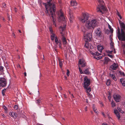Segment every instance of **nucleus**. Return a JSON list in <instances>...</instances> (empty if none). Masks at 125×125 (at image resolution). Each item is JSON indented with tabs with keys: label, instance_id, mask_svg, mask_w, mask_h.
<instances>
[{
	"label": "nucleus",
	"instance_id": "f257e3e1",
	"mask_svg": "<svg viewBox=\"0 0 125 125\" xmlns=\"http://www.w3.org/2000/svg\"><path fill=\"white\" fill-rule=\"evenodd\" d=\"M121 27V33L120 30L118 29L117 31V37L119 40L125 41V33L124 30H125V25L123 22L120 23Z\"/></svg>",
	"mask_w": 125,
	"mask_h": 125
},
{
	"label": "nucleus",
	"instance_id": "f03ea898",
	"mask_svg": "<svg viewBox=\"0 0 125 125\" xmlns=\"http://www.w3.org/2000/svg\"><path fill=\"white\" fill-rule=\"evenodd\" d=\"M98 22L96 19L92 20L91 21H88L85 24V27L88 29L94 30L95 27L98 25Z\"/></svg>",
	"mask_w": 125,
	"mask_h": 125
},
{
	"label": "nucleus",
	"instance_id": "7ed1b4c3",
	"mask_svg": "<svg viewBox=\"0 0 125 125\" xmlns=\"http://www.w3.org/2000/svg\"><path fill=\"white\" fill-rule=\"evenodd\" d=\"M98 6L96 10L97 12L103 14L104 11L106 10L104 6V2L102 0H97Z\"/></svg>",
	"mask_w": 125,
	"mask_h": 125
},
{
	"label": "nucleus",
	"instance_id": "20e7f679",
	"mask_svg": "<svg viewBox=\"0 0 125 125\" xmlns=\"http://www.w3.org/2000/svg\"><path fill=\"white\" fill-rule=\"evenodd\" d=\"M59 18L60 20L64 22L63 26V27L60 26V30L62 31H63L65 29L66 24V22L65 18L61 10H60V11Z\"/></svg>",
	"mask_w": 125,
	"mask_h": 125
},
{
	"label": "nucleus",
	"instance_id": "39448f33",
	"mask_svg": "<svg viewBox=\"0 0 125 125\" xmlns=\"http://www.w3.org/2000/svg\"><path fill=\"white\" fill-rule=\"evenodd\" d=\"M89 15L88 13H83L82 16L80 18V20L83 23H87V21L88 20Z\"/></svg>",
	"mask_w": 125,
	"mask_h": 125
},
{
	"label": "nucleus",
	"instance_id": "423d86ee",
	"mask_svg": "<svg viewBox=\"0 0 125 125\" xmlns=\"http://www.w3.org/2000/svg\"><path fill=\"white\" fill-rule=\"evenodd\" d=\"M90 79H88L87 76H85L84 78L83 86L85 88H86L90 85Z\"/></svg>",
	"mask_w": 125,
	"mask_h": 125
},
{
	"label": "nucleus",
	"instance_id": "0eeeda50",
	"mask_svg": "<svg viewBox=\"0 0 125 125\" xmlns=\"http://www.w3.org/2000/svg\"><path fill=\"white\" fill-rule=\"evenodd\" d=\"M92 34L91 33L87 34L84 37V39L85 41L90 42L92 40Z\"/></svg>",
	"mask_w": 125,
	"mask_h": 125
},
{
	"label": "nucleus",
	"instance_id": "6e6552de",
	"mask_svg": "<svg viewBox=\"0 0 125 125\" xmlns=\"http://www.w3.org/2000/svg\"><path fill=\"white\" fill-rule=\"evenodd\" d=\"M7 84V82L5 78H0V86H5Z\"/></svg>",
	"mask_w": 125,
	"mask_h": 125
},
{
	"label": "nucleus",
	"instance_id": "1a4fd4ad",
	"mask_svg": "<svg viewBox=\"0 0 125 125\" xmlns=\"http://www.w3.org/2000/svg\"><path fill=\"white\" fill-rule=\"evenodd\" d=\"M95 32L96 35L99 37H102V35L101 30L99 28H98L95 31Z\"/></svg>",
	"mask_w": 125,
	"mask_h": 125
},
{
	"label": "nucleus",
	"instance_id": "9d476101",
	"mask_svg": "<svg viewBox=\"0 0 125 125\" xmlns=\"http://www.w3.org/2000/svg\"><path fill=\"white\" fill-rule=\"evenodd\" d=\"M61 34L62 37V42H63L64 46L65 47L67 45V43L66 39L64 36V34H63L62 32H61Z\"/></svg>",
	"mask_w": 125,
	"mask_h": 125
},
{
	"label": "nucleus",
	"instance_id": "9b49d317",
	"mask_svg": "<svg viewBox=\"0 0 125 125\" xmlns=\"http://www.w3.org/2000/svg\"><path fill=\"white\" fill-rule=\"evenodd\" d=\"M114 98L116 102H119L120 101L121 98V96L119 94L114 95H113Z\"/></svg>",
	"mask_w": 125,
	"mask_h": 125
},
{
	"label": "nucleus",
	"instance_id": "f8f14e48",
	"mask_svg": "<svg viewBox=\"0 0 125 125\" xmlns=\"http://www.w3.org/2000/svg\"><path fill=\"white\" fill-rule=\"evenodd\" d=\"M118 64L114 63L112 65H111L110 67L113 70H115L118 68Z\"/></svg>",
	"mask_w": 125,
	"mask_h": 125
},
{
	"label": "nucleus",
	"instance_id": "ddd939ff",
	"mask_svg": "<svg viewBox=\"0 0 125 125\" xmlns=\"http://www.w3.org/2000/svg\"><path fill=\"white\" fill-rule=\"evenodd\" d=\"M9 115L11 117L16 118L17 116V114L16 113H15L13 112H12L11 113H10Z\"/></svg>",
	"mask_w": 125,
	"mask_h": 125
},
{
	"label": "nucleus",
	"instance_id": "4468645a",
	"mask_svg": "<svg viewBox=\"0 0 125 125\" xmlns=\"http://www.w3.org/2000/svg\"><path fill=\"white\" fill-rule=\"evenodd\" d=\"M109 75L110 77L112 78L115 81H116V78L115 74H111L110 73H109Z\"/></svg>",
	"mask_w": 125,
	"mask_h": 125
},
{
	"label": "nucleus",
	"instance_id": "2eb2a0df",
	"mask_svg": "<svg viewBox=\"0 0 125 125\" xmlns=\"http://www.w3.org/2000/svg\"><path fill=\"white\" fill-rule=\"evenodd\" d=\"M71 4L72 6H75L77 5V3L75 0H72L71 1Z\"/></svg>",
	"mask_w": 125,
	"mask_h": 125
},
{
	"label": "nucleus",
	"instance_id": "dca6fc26",
	"mask_svg": "<svg viewBox=\"0 0 125 125\" xmlns=\"http://www.w3.org/2000/svg\"><path fill=\"white\" fill-rule=\"evenodd\" d=\"M120 81L123 86H125V81L123 78H121L120 79Z\"/></svg>",
	"mask_w": 125,
	"mask_h": 125
},
{
	"label": "nucleus",
	"instance_id": "f3484780",
	"mask_svg": "<svg viewBox=\"0 0 125 125\" xmlns=\"http://www.w3.org/2000/svg\"><path fill=\"white\" fill-rule=\"evenodd\" d=\"M79 63L80 64L82 65V66L83 67H84L85 66V63L83 61H82L81 59L79 60Z\"/></svg>",
	"mask_w": 125,
	"mask_h": 125
},
{
	"label": "nucleus",
	"instance_id": "a211bd4d",
	"mask_svg": "<svg viewBox=\"0 0 125 125\" xmlns=\"http://www.w3.org/2000/svg\"><path fill=\"white\" fill-rule=\"evenodd\" d=\"M97 48L98 50L100 52H102V50L104 49V48L103 46L99 45L97 46Z\"/></svg>",
	"mask_w": 125,
	"mask_h": 125
},
{
	"label": "nucleus",
	"instance_id": "6ab92c4d",
	"mask_svg": "<svg viewBox=\"0 0 125 125\" xmlns=\"http://www.w3.org/2000/svg\"><path fill=\"white\" fill-rule=\"evenodd\" d=\"M114 43L112 41L110 43V46L111 49L112 50H115V49L114 48Z\"/></svg>",
	"mask_w": 125,
	"mask_h": 125
},
{
	"label": "nucleus",
	"instance_id": "aec40b11",
	"mask_svg": "<svg viewBox=\"0 0 125 125\" xmlns=\"http://www.w3.org/2000/svg\"><path fill=\"white\" fill-rule=\"evenodd\" d=\"M105 61L104 63L105 64H107L108 62L110 61V60L108 57H105L104 58Z\"/></svg>",
	"mask_w": 125,
	"mask_h": 125
},
{
	"label": "nucleus",
	"instance_id": "412c9836",
	"mask_svg": "<svg viewBox=\"0 0 125 125\" xmlns=\"http://www.w3.org/2000/svg\"><path fill=\"white\" fill-rule=\"evenodd\" d=\"M84 74L86 75H89V74H90V72L89 71L88 68L85 69L84 71Z\"/></svg>",
	"mask_w": 125,
	"mask_h": 125
},
{
	"label": "nucleus",
	"instance_id": "4be33fe9",
	"mask_svg": "<svg viewBox=\"0 0 125 125\" xmlns=\"http://www.w3.org/2000/svg\"><path fill=\"white\" fill-rule=\"evenodd\" d=\"M51 39L52 41L54 40V38L56 37H55V34L53 33H51Z\"/></svg>",
	"mask_w": 125,
	"mask_h": 125
},
{
	"label": "nucleus",
	"instance_id": "5701e85b",
	"mask_svg": "<svg viewBox=\"0 0 125 125\" xmlns=\"http://www.w3.org/2000/svg\"><path fill=\"white\" fill-rule=\"evenodd\" d=\"M90 53H91V54H92L93 55L96 56H98L99 55V53L97 52H90Z\"/></svg>",
	"mask_w": 125,
	"mask_h": 125
},
{
	"label": "nucleus",
	"instance_id": "b1692460",
	"mask_svg": "<svg viewBox=\"0 0 125 125\" xmlns=\"http://www.w3.org/2000/svg\"><path fill=\"white\" fill-rule=\"evenodd\" d=\"M85 43L84 45V47L87 49H89V45L88 42L85 41Z\"/></svg>",
	"mask_w": 125,
	"mask_h": 125
},
{
	"label": "nucleus",
	"instance_id": "393cba45",
	"mask_svg": "<svg viewBox=\"0 0 125 125\" xmlns=\"http://www.w3.org/2000/svg\"><path fill=\"white\" fill-rule=\"evenodd\" d=\"M58 60L59 66L61 68H62L63 65V62L61 60L59 59Z\"/></svg>",
	"mask_w": 125,
	"mask_h": 125
},
{
	"label": "nucleus",
	"instance_id": "a878e982",
	"mask_svg": "<svg viewBox=\"0 0 125 125\" xmlns=\"http://www.w3.org/2000/svg\"><path fill=\"white\" fill-rule=\"evenodd\" d=\"M74 19V17L72 14H70L69 20L71 22H72V21Z\"/></svg>",
	"mask_w": 125,
	"mask_h": 125
},
{
	"label": "nucleus",
	"instance_id": "bb28decb",
	"mask_svg": "<svg viewBox=\"0 0 125 125\" xmlns=\"http://www.w3.org/2000/svg\"><path fill=\"white\" fill-rule=\"evenodd\" d=\"M108 27L109 28L110 30V31L111 33L112 34V33H113V29L109 25Z\"/></svg>",
	"mask_w": 125,
	"mask_h": 125
},
{
	"label": "nucleus",
	"instance_id": "cd10ccee",
	"mask_svg": "<svg viewBox=\"0 0 125 125\" xmlns=\"http://www.w3.org/2000/svg\"><path fill=\"white\" fill-rule=\"evenodd\" d=\"M111 104L112 105V107H115L116 106V104L114 102L112 101L111 103Z\"/></svg>",
	"mask_w": 125,
	"mask_h": 125
},
{
	"label": "nucleus",
	"instance_id": "c85d7f7f",
	"mask_svg": "<svg viewBox=\"0 0 125 125\" xmlns=\"http://www.w3.org/2000/svg\"><path fill=\"white\" fill-rule=\"evenodd\" d=\"M2 107L4 109L5 112L6 113H7V108L4 105Z\"/></svg>",
	"mask_w": 125,
	"mask_h": 125
},
{
	"label": "nucleus",
	"instance_id": "c756f323",
	"mask_svg": "<svg viewBox=\"0 0 125 125\" xmlns=\"http://www.w3.org/2000/svg\"><path fill=\"white\" fill-rule=\"evenodd\" d=\"M55 42L57 44L59 42L58 41V38L57 37H55Z\"/></svg>",
	"mask_w": 125,
	"mask_h": 125
},
{
	"label": "nucleus",
	"instance_id": "7c9ffc66",
	"mask_svg": "<svg viewBox=\"0 0 125 125\" xmlns=\"http://www.w3.org/2000/svg\"><path fill=\"white\" fill-rule=\"evenodd\" d=\"M86 89L87 93L90 92L91 91V89L90 87L89 88H85Z\"/></svg>",
	"mask_w": 125,
	"mask_h": 125
},
{
	"label": "nucleus",
	"instance_id": "2f4dec72",
	"mask_svg": "<svg viewBox=\"0 0 125 125\" xmlns=\"http://www.w3.org/2000/svg\"><path fill=\"white\" fill-rule=\"evenodd\" d=\"M106 84L107 86H109L110 85V80H108L106 83Z\"/></svg>",
	"mask_w": 125,
	"mask_h": 125
},
{
	"label": "nucleus",
	"instance_id": "473e14b6",
	"mask_svg": "<svg viewBox=\"0 0 125 125\" xmlns=\"http://www.w3.org/2000/svg\"><path fill=\"white\" fill-rule=\"evenodd\" d=\"M115 115L117 117L118 119L119 120L120 117V116L119 114V113H118L117 114H115Z\"/></svg>",
	"mask_w": 125,
	"mask_h": 125
},
{
	"label": "nucleus",
	"instance_id": "72a5a7b5",
	"mask_svg": "<svg viewBox=\"0 0 125 125\" xmlns=\"http://www.w3.org/2000/svg\"><path fill=\"white\" fill-rule=\"evenodd\" d=\"M119 73L121 75H122L123 76H125V74L124 72H121V71H119Z\"/></svg>",
	"mask_w": 125,
	"mask_h": 125
},
{
	"label": "nucleus",
	"instance_id": "f704fd0d",
	"mask_svg": "<svg viewBox=\"0 0 125 125\" xmlns=\"http://www.w3.org/2000/svg\"><path fill=\"white\" fill-rule=\"evenodd\" d=\"M41 102V100H40L39 99H38L36 100V102L37 104H39V105L40 104Z\"/></svg>",
	"mask_w": 125,
	"mask_h": 125
},
{
	"label": "nucleus",
	"instance_id": "c9c22d12",
	"mask_svg": "<svg viewBox=\"0 0 125 125\" xmlns=\"http://www.w3.org/2000/svg\"><path fill=\"white\" fill-rule=\"evenodd\" d=\"M49 29L51 33H53V31L51 27H50L49 28Z\"/></svg>",
	"mask_w": 125,
	"mask_h": 125
},
{
	"label": "nucleus",
	"instance_id": "e433bc0d",
	"mask_svg": "<svg viewBox=\"0 0 125 125\" xmlns=\"http://www.w3.org/2000/svg\"><path fill=\"white\" fill-rule=\"evenodd\" d=\"M111 95L110 93H109V95L108 96V99L110 100L111 99Z\"/></svg>",
	"mask_w": 125,
	"mask_h": 125
},
{
	"label": "nucleus",
	"instance_id": "4c0bfd02",
	"mask_svg": "<svg viewBox=\"0 0 125 125\" xmlns=\"http://www.w3.org/2000/svg\"><path fill=\"white\" fill-rule=\"evenodd\" d=\"M113 52V51H110L109 50H107V51H106V52L107 53H110V54L112 53Z\"/></svg>",
	"mask_w": 125,
	"mask_h": 125
},
{
	"label": "nucleus",
	"instance_id": "58836bf2",
	"mask_svg": "<svg viewBox=\"0 0 125 125\" xmlns=\"http://www.w3.org/2000/svg\"><path fill=\"white\" fill-rule=\"evenodd\" d=\"M114 113L115 114L118 113V111L115 109H114Z\"/></svg>",
	"mask_w": 125,
	"mask_h": 125
},
{
	"label": "nucleus",
	"instance_id": "ea45409f",
	"mask_svg": "<svg viewBox=\"0 0 125 125\" xmlns=\"http://www.w3.org/2000/svg\"><path fill=\"white\" fill-rule=\"evenodd\" d=\"M105 32L107 34H109L110 33V31L108 29L106 30L105 31Z\"/></svg>",
	"mask_w": 125,
	"mask_h": 125
},
{
	"label": "nucleus",
	"instance_id": "a19ab883",
	"mask_svg": "<svg viewBox=\"0 0 125 125\" xmlns=\"http://www.w3.org/2000/svg\"><path fill=\"white\" fill-rule=\"evenodd\" d=\"M69 71L67 69V72L66 73V74L68 76L69 75Z\"/></svg>",
	"mask_w": 125,
	"mask_h": 125
},
{
	"label": "nucleus",
	"instance_id": "79ce46f5",
	"mask_svg": "<svg viewBox=\"0 0 125 125\" xmlns=\"http://www.w3.org/2000/svg\"><path fill=\"white\" fill-rule=\"evenodd\" d=\"M79 69L81 74H84V71L83 72L82 70H81L80 68H79Z\"/></svg>",
	"mask_w": 125,
	"mask_h": 125
},
{
	"label": "nucleus",
	"instance_id": "37998d69",
	"mask_svg": "<svg viewBox=\"0 0 125 125\" xmlns=\"http://www.w3.org/2000/svg\"><path fill=\"white\" fill-rule=\"evenodd\" d=\"M93 110L95 113H96L97 114H98V113H97V111L96 108H95V109H94Z\"/></svg>",
	"mask_w": 125,
	"mask_h": 125
},
{
	"label": "nucleus",
	"instance_id": "c03bdc74",
	"mask_svg": "<svg viewBox=\"0 0 125 125\" xmlns=\"http://www.w3.org/2000/svg\"><path fill=\"white\" fill-rule=\"evenodd\" d=\"M3 67L1 66L0 67V71L1 72L3 71Z\"/></svg>",
	"mask_w": 125,
	"mask_h": 125
},
{
	"label": "nucleus",
	"instance_id": "a18cd8bd",
	"mask_svg": "<svg viewBox=\"0 0 125 125\" xmlns=\"http://www.w3.org/2000/svg\"><path fill=\"white\" fill-rule=\"evenodd\" d=\"M8 20L10 21V20L11 18V16H10L9 15H8Z\"/></svg>",
	"mask_w": 125,
	"mask_h": 125
},
{
	"label": "nucleus",
	"instance_id": "49530a36",
	"mask_svg": "<svg viewBox=\"0 0 125 125\" xmlns=\"http://www.w3.org/2000/svg\"><path fill=\"white\" fill-rule=\"evenodd\" d=\"M14 109L15 110H17L18 109V106L17 105H15L14 106Z\"/></svg>",
	"mask_w": 125,
	"mask_h": 125
},
{
	"label": "nucleus",
	"instance_id": "de8ad7c7",
	"mask_svg": "<svg viewBox=\"0 0 125 125\" xmlns=\"http://www.w3.org/2000/svg\"><path fill=\"white\" fill-rule=\"evenodd\" d=\"M6 91V89H3L2 91V94L4 93H5Z\"/></svg>",
	"mask_w": 125,
	"mask_h": 125
},
{
	"label": "nucleus",
	"instance_id": "09e8293b",
	"mask_svg": "<svg viewBox=\"0 0 125 125\" xmlns=\"http://www.w3.org/2000/svg\"><path fill=\"white\" fill-rule=\"evenodd\" d=\"M117 15L119 17L120 19H122L119 13H117Z\"/></svg>",
	"mask_w": 125,
	"mask_h": 125
},
{
	"label": "nucleus",
	"instance_id": "8fccbe9b",
	"mask_svg": "<svg viewBox=\"0 0 125 125\" xmlns=\"http://www.w3.org/2000/svg\"><path fill=\"white\" fill-rule=\"evenodd\" d=\"M61 45H62V44H61V42H59V48H61Z\"/></svg>",
	"mask_w": 125,
	"mask_h": 125
},
{
	"label": "nucleus",
	"instance_id": "3c124183",
	"mask_svg": "<svg viewBox=\"0 0 125 125\" xmlns=\"http://www.w3.org/2000/svg\"><path fill=\"white\" fill-rule=\"evenodd\" d=\"M107 55L109 57H110V58H113V56L111 55H110V54H107Z\"/></svg>",
	"mask_w": 125,
	"mask_h": 125
},
{
	"label": "nucleus",
	"instance_id": "603ef678",
	"mask_svg": "<svg viewBox=\"0 0 125 125\" xmlns=\"http://www.w3.org/2000/svg\"><path fill=\"white\" fill-rule=\"evenodd\" d=\"M102 113V115H103V116L104 117H105V115L104 113L103 112H102L101 113Z\"/></svg>",
	"mask_w": 125,
	"mask_h": 125
},
{
	"label": "nucleus",
	"instance_id": "864d4df0",
	"mask_svg": "<svg viewBox=\"0 0 125 125\" xmlns=\"http://www.w3.org/2000/svg\"><path fill=\"white\" fill-rule=\"evenodd\" d=\"M94 58H95V59H97V60H99V59H99V56L98 57L97 56V57H96V56H95L94 57Z\"/></svg>",
	"mask_w": 125,
	"mask_h": 125
},
{
	"label": "nucleus",
	"instance_id": "5fc2aeb1",
	"mask_svg": "<svg viewBox=\"0 0 125 125\" xmlns=\"http://www.w3.org/2000/svg\"><path fill=\"white\" fill-rule=\"evenodd\" d=\"M87 106H86L85 107V108H84V110L86 111H87Z\"/></svg>",
	"mask_w": 125,
	"mask_h": 125
},
{
	"label": "nucleus",
	"instance_id": "6e6d98bb",
	"mask_svg": "<svg viewBox=\"0 0 125 125\" xmlns=\"http://www.w3.org/2000/svg\"><path fill=\"white\" fill-rule=\"evenodd\" d=\"M12 35L14 37V38L16 36L15 35V34L13 32L12 33Z\"/></svg>",
	"mask_w": 125,
	"mask_h": 125
},
{
	"label": "nucleus",
	"instance_id": "4d7b16f0",
	"mask_svg": "<svg viewBox=\"0 0 125 125\" xmlns=\"http://www.w3.org/2000/svg\"><path fill=\"white\" fill-rule=\"evenodd\" d=\"M108 118L110 120L111 119L112 120V118L111 117L109 116L108 117Z\"/></svg>",
	"mask_w": 125,
	"mask_h": 125
},
{
	"label": "nucleus",
	"instance_id": "13d9d810",
	"mask_svg": "<svg viewBox=\"0 0 125 125\" xmlns=\"http://www.w3.org/2000/svg\"><path fill=\"white\" fill-rule=\"evenodd\" d=\"M93 109H94L95 108V105L94 104H93Z\"/></svg>",
	"mask_w": 125,
	"mask_h": 125
},
{
	"label": "nucleus",
	"instance_id": "bf43d9fd",
	"mask_svg": "<svg viewBox=\"0 0 125 125\" xmlns=\"http://www.w3.org/2000/svg\"><path fill=\"white\" fill-rule=\"evenodd\" d=\"M2 116L4 117H6L5 115L4 114H2Z\"/></svg>",
	"mask_w": 125,
	"mask_h": 125
},
{
	"label": "nucleus",
	"instance_id": "052dcab7",
	"mask_svg": "<svg viewBox=\"0 0 125 125\" xmlns=\"http://www.w3.org/2000/svg\"><path fill=\"white\" fill-rule=\"evenodd\" d=\"M24 75L25 76H26V75H27L26 73V72H25V73H24Z\"/></svg>",
	"mask_w": 125,
	"mask_h": 125
},
{
	"label": "nucleus",
	"instance_id": "680f3d73",
	"mask_svg": "<svg viewBox=\"0 0 125 125\" xmlns=\"http://www.w3.org/2000/svg\"><path fill=\"white\" fill-rule=\"evenodd\" d=\"M102 125H108L106 123H103L102 124Z\"/></svg>",
	"mask_w": 125,
	"mask_h": 125
},
{
	"label": "nucleus",
	"instance_id": "e2e57ef3",
	"mask_svg": "<svg viewBox=\"0 0 125 125\" xmlns=\"http://www.w3.org/2000/svg\"><path fill=\"white\" fill-rule=\"evenodd\" d=\"M88 93V95H90V94L89 93V92H88L87 93Z\"/></svg>",
	"mask_w": 125,
	"mask_h": 125
},
{
	"label": "nucleus",
	"instance_id": "0e129e2a",
	"mask_svg": "<svg viewBox=\"0 0 125 125\" xmlns=\"http://www.w3.org/2000/svg\"><path fill=\"white\" fill-rule=\"evenodd\" d=\"M17 9L16 8H15V10L16 12H17Z\"/></svg>",
	"mask_w": 125,
	"mask_h": 125
},
{
	"label": "nucleus",
	"instance_id": "69168bd1",
	"mask_svg": "<svg viewBox=\"0 0 125 125\" xmlns=\"http://www.w3.org/2000/svg\"><path fill=\"white\" fill-rule=\"evenodd\" d=\"M99 59H100L101 58H102V56H99Z\"/></svg>",
	"mask_w": 125,
	"mask_h": 125
},
{
	"label": "nucleus",
	"instance_id": "338daca9",
	"mask_svg": "<svg viewBox=\"0 0 125 125\" xmlns=\"http://www.w3.org/2000/svg\"><path fill=\"white\" fill-rule=\"evenodd\" d=\"M71 95H72V96H71V98H72V97H73L74 96H73V94H71Z\"/></svg>",
	"mask_w": 125,
	"mask_h": 125
},
{
	"label": "nucleus",
	"instance_id": "774afa93",
	"mask_svg": "<svg viewBox=\"0 0 125 125\" xmlns=\"http://www.w3.org/2000/svg\"><path fill=\"white\" fill-rule=\"evenodd\" d=\"M3 7L4 8H5L6 7L5 4H4V5L3 6Z\"/></svg>",
	"mask_w": 125,
	"mask_h": 125
}]
</instances>
